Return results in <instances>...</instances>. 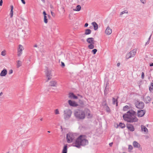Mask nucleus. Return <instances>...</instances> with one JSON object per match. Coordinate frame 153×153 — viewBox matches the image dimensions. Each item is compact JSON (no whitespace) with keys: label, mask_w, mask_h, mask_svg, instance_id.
<instances>
[{"label":"nucleus","mask_w":153,"mask_h":153,"mask_svg":"<svg viewBox=\"0 0 153 153\" xmlns=\"http://www.w3.org/2000/svg\"><path fill=\"white\" fill-rule=\"evenodd\" d=\"M136 113L133 110H130L128 111L123 115L124 120L130 123L138 122V119L136 117Z\"/></svg>","instance_id":"1"},{"label":"nucleus","mask_w":153,"mask_h":153,"mask_svg":"<svg viewBox=\"0 0 153 153\" xmlns=\"http://www.w3.org/2000/svg\"><path fill=\"white\" fill-rule=\"evenodd\" d=\"M88 141L86 139L85 135H81L76 139L75 143H73V146L79 148L81 146H84L87 145Z\"/></svg>","instance_id":"2"},{"label":"nucleus","mask_w":153,"mask_h":153,"mask_svg":"<svg viewBox=\"0 0 153 153\" xmlns=\"http://www.w3.org/2000/svg\"><path fill=\"white\" fill-rule=\"evenodd\" d=\"M74 115L76 118L78 120H83L85 118V112L82 110L77 109L74 111Z\"/></svg>","instance_id":"3"},{"label":"nucleus","mask_w":153,"mask_h":153,"mask_svg":"<svg viewBox=\"0 0 153 153\" xmlns=\"http://www.w3.org/2000/svg\"><path fill=\"white\" fill-rule=\"evenodd\" d=\"M76 135L75 134L72 133H69L66 135L67 142L68 143H71L76 137Z\"/></svg>","instance_id":"4"},{"label":"nucleus","mask_w":153,"mask_h":153,"mask_svg":"<svg viewBox=\"0 0 153 153\" xmlns=\"http://www.w3.org/2000/svg\"><path fill=\"white\" fill-rule=\"evenodd\" d=\"M64 118L65 120H68L71 117L72 112L69 109H66L63 111Z\"/></svg>","instance_id":"5"},{"label":"nucleus","mask_w":153,"mask_h":153,"mask_svg":"<svg viewBox=\"0 0 153 153\" xmlns=\"http://www.w3.org/2000/svg\"><path fill=\"white\" fill-rule=\"evenodd\" d=\"M136 50L134 49L131 51L129 53H128L126 56V58L127 59H128L130 58L133 57L136 54Z\"/></svg>","instance_id":"6"},{"label":"nucleus","mask_w":153,"mask_h":153,"mask_svg":"<svg viewBox=\"0 0 153 153\" xmlns=\"http://www.w3.org/2000/svg\"><path fill=\"white\" fill-rule=\"evenodd\" d=\"M135 105L136 107L140 109H142L144 107V104L143 102L137 101L135 102Z\"/></svg>","instance_id":"7"},{"label":"nucleus","mask_w":153,"mask_h":153,"mask_svg":"<svg viewBox=\"0 0 153 153\" xmlns=\"http://www.w3.org/2000/svg\"><path fill=\"white\" fill-rule=\"evenodd\" d=\"M126 127L128 129L131 131H134L135 129L133 126L130 123H127Z\"/></svg>","instance_id":"8"},{"label":"nucleus","mask_w":153,"mask_h":153,"mask_svg":"<svg viewBox=\"0 0 153 153\" xmlns=\"http://www.w3.org/2000/svg\"><path fill=\"white\" fill-rule=\"evenodd\" d=\"M146 113V111L144 110H138L137 111V116L138 117H141L143 116Z\"/></svg>","instance_id":"9"},{"label":"nucleus","mask_w":153,"mask_h":153,"mask_svg":"<svg viewBox=\"0 0 153 153\" xmlns=\"http://www.w3.org/2000/svg\"><path fill=\"white\" fill-rule=\"evenodd\" d=\"M24 49L22 45H19L18 49V56H20L22 54V51Z\"/></svg>","instance_id":"10"},{"label":"nucleus","mask_w":153,"mask_h":153,"mask_svg":"<svg viewBox=\"0 0 153 153\" xmlns=\"http://www.w3.org/2000/svg\"><path fill=\"white\" fill-rule=\"evenodd\" d=\"M143 101L146 104L149 103L151 100V98L149 96L147 97H143Z\"/></svg>","instance_id":"11"},{"label":"nucleus","mask_w":153,"mask_h":153,"mask_svg":"<svg viewBox=\"0 0 153 153\" xmlns=\"http://www.w3.org/2000/svg\"><path fill=\"white\" fill-rule=\"evenodd\" d=\"M68 103L70 106L73 107H76L78 105L75 102L72 101L71 100H68Z\"/></svg>","instance_id":"12"},{"label":"nucleus","mask_w":153,"mask_h":153,"mask_svg":"<svg viewBox=\"0 0 153 153\" xmlns=\"http://www.w3.org/2000/svg\"><path fill=\"white\" fill-rule=\"evenodd\" d=\"M112 32V30L109 26H108L105 30V33L107 35L111 34Z\"/></svg>","instance_id":"13"},{"label":"nucleus","mask_w":153,"mask_h":153,"mask_svg":"<svg viewBox=\"0 0 153 153\" xmlns=\"http://www.w3.org/2000/svg\"><path fill=\"white\" fill-rule=\"evenodd\" d=\"M84 111L85 112V115L88 116V118H90L92 117V116L90 114V111L89 109H85Z\"/></svg>","instance_id":"14"},{"label":"nucleus","mask_w":153,"mask_h":153,"mask_svg":"<svg viewBox=\"0 0 153 153\" xmlns=\"http://www.w3.org/2000/svg\"><path fill=\"white\" fill-rule=\"evenodd\" d=\"M68 97L71 99H78V97L75 95L73 93H70L68 94Z\"/></svg>","instance_id":"15"},{"label":"nucleus","mask_w":153,"mask_h":153,"mask_svg":"<svg viewBox=\"0 0 153 153\" xmlns=\"http://www.w3.org/2000/svg\"><path fill=\"white\" fill-rule=\"evenodd\" d=\"M7 70L6 69H4L2 70L0 73V76H4L7 74Z\"/></svg>","instance_id":"16"},{"label":"nucleus","mask_w":153,"mask_h":153,"mask_svg":"<svg viewBox=\"0 0 153 153\" xmlns=\"http://www.w3.org/2000/svg\"><path fill=\"white\" fill-rule=\"evenodd\" d=\"M86 41L89 44H94V38L92 37L87 38L86 39Z\"/></svg>","instance_id":"17"},{"label":"nucleus","mask_w":153,"mask_h":153,"mask_svg":"<svg viewBox=\"0 0 153 153\" xmlns=\"http://www.w3.org/2000/svg\"><path fill=\"white\" fill-rule=\"evenodd\" d=\"M141 128L142 131H144L146 134L148 132V129L144 126L141 125Z\"/></svg>","instance_id":"18"},{"label":"nucleus","mask_w":153,"mask_h":153,"mask_svg":"<svg viewBox=\"0 0 153 153\" xmlns=\"http://www.w3.org/2000/svg\"><path fill=\"white\" fill-rule=\"evenodd\" d=\"M46 75L48 77V80L47 81L48 82L49 80L50 79H51V76H52L51 74V72L49 71H47L45 73Z\"/></svg>","instance_id":"19"},{"label":"nucleus","mask_w":153,"mask_h":153,"mask_svg":"<svg viewBox=\"0 0 153 153\" xmlns=\"http://www.w3.org/2000/svg\"><path fill=\"white\" fill-rule=\"evenodd\" d=\"M92 25L94 27V30H97L98 28V25L95 22L92 23Z\"/></svg>","instance_id":"20"},{"label":"nucleus","mask_w":153,"mask_h":153,"mask_svg":"<svg viewBox=\"0 0 153 153\" xmlns=\"http://www.w3.org/2000/svg\"><path fill=\"white\" fill-rule=\"evenodd\" d=\"M50 83V85L51 86L56 87V86L57 82L56 81H51Z\"/></svg>","instance_id":"21"},{"label":"nucleus","mask_w":153,"mask_h":153,"mask_svg":"<svg viewBox=\"0 0 153 153\" xmlns=\"http://www.w3.org/2000/svg\"><path fill=\"white\" fill-rule=\"evenodd\" d=\"M133 146L135 148H139L140 146V144L138 143L137 142L134 141L133 143Z\"/></svg>","instance_id":"22"},{"label":"nucleus","mask_w":153,"mask_h":153,"mask_svg":"<svg viewBox=\"0 0 153 153\" xmlns=\"http://www.w3.org/2000/svg\"><path fill=\"white\" fill-rule=\"evenodd\" d=\"M91 30L89 29H86L85 30V34L86 35H89L91 33Z\"/></svg>","instance_id":"23"},{"label":"nucleus","mask_w":153,"mask_h":153,"mask_svg":"<svg viewBox=\"0 0 153 153\" xmlns=\"http://www.w3.org/2000/svg\"><path fill=\"white\" fill-rule=\"evenodd\" d=\"M10 8H11V10H10V17L12 18L13 17V5H11L10 6Z\"/></svg>","instance_id":"24"},{"label":"nucleus","mask_w":153,"mask_h":153,"mask_svg":"<svg viewBox=\"0 0 153 153\" xmlns=\"http://www.w3.org/2000/svg\"><path fill=\"white\" fill-rule=\"evenodd\" d=\"M67 145H65L63 148L62 151V153H67Z\"/></svg>","instance_id":"25"},{"label":"nucleus","mask_w":153,"mask_h":153,"mask_svg":"<svg viewBox=\"0 0 153 153\" xmlns=\"http://www.w3.org/2000/svg\"><path fill=\"white\" fill-rule=\"evenodd\" d=\"M112 102H113V104L114 105L116 104V106H118V102H117V99H115L114 98H112Z\"/></svg>","instance_id":"26"},{"label":"nucleus","mask_w":153,"mask_h":153,"mask_svg":"<svg viewBox=\"0 0 153 153\" xmlns=\"http://www.w3.org/2000/svg\"><path fill=\"white\" fill-rule=\"evenodd\" d=\"M81 8V7L80 5H78L76 6L75 9H74V10L76 11H79Z\"/></svg>","instance_id":"27"},{"label":"nucleus","mask_w":153,"mask_h":153,"mask_svg":"<svg viewBox=\"0 0 153 153\" xmlns=\"http://www.w3.org/2000/svg\"><path fill=\"white\" fill-rule=\"evenodd\" d=\"M121 128H124L125 127V125L124 123H120L119 124V126Z\"/></svg>","instance_id":"28"},{"label":"nucleus","mask_w":153,"mask_h":153,"mask_svg":"<svg viewBox=\"0 0 153 153\" xmlns=\"http://www.w3.org/2000/svg\"><path fill=\"white\" fill-rule=\"evenodd\" d=\"M129 108V106L128 105H126L123 107V110L124 111H127Z\"/></svg>","instance_id":"29"},{"label":"nucleus","mask_w":153,"mask_h":153,"mask_svg":"<svg viewBox=\"0 0 153 153\" xmlns=\"http://www.w3.org/2000/svg\"><path fill=\"white\" fill-rule=\"evenodd\" d=\"M22 62L21 61L18 60L17 61V68H18L22 65Z\"/></svg>","instance_id":"30"},{"label":"nucleus","mask_w":153,"mask_h":153,"mask_svg":"<svg viewBox=\"0 0 153 153\" xmlns=\"http://www.w3.org/2000/svg\"><path fill=\"white\" fill-rule=\"evenodd\" d=\"M94 44H90L89 45H88V48L90 49H93L94 48Z\"/></svg>","instance_id":"31"},{"label":"nucleus","mask_w":153,"mask_h":153,"mask_svg":"<svg viewBox=\"0 0 153 153\" xmlns=\"http://www.w3.org/2000/svg\"><path fill=\"white\" fill-rule=\"evenodd\" d=\"M79 103L82 106H84V102L82 100H79Z\"/></svg>","instance_id":"32"},{"label":"nucleus","mask_w":153,"mask_h":153,"mask_svg":"<svg viewBox=\"0 0 153 153\" xmlns=\"http://www.w3.org/2000/svg\"><path fill=\"white\" fill-rule=\"evenodd\" d=\"M105 109L106 111L108 113H109L110 112V109L108 106H106L105 107Z\"/></svg>","instance_id":"33"},{"label":"nucleus","mask_w":153,"mask_h":153,"mask_svg":"<svg viewBox=\"0 0 153 153\" xmlns=\"http://www.w3.org/2000/svg\"><path fill=\"white\" fill-rule=\"evenodd\" d=\"M108 88H105L104 90V94L105 95H106L108 94Z\"/></svg>","instance_id":"34"},{"label":"nucleus","mask_w":153,"mask_h":153,"mask_svg":"<svg viewBox=\"0 0 153 153\" xmlns=\"http://www.w3.org/2000/svg\"><path fill=\"white\" fill-rule=\"evenodd\" d=\"M44 22L46 24L48 23V19H47V16H44Z\"/></svg>","instance_id":"35"},{"label":"nucleus","mask_w":153,"mask_h":153,"mask_svg":"<svg viewBox=\"0 0 153 153\" xmlns=\"http://www.w3.org/2000/svg\"><path fill=\"white\" fill-rule=\"evenodd\" d=\"M153 89V83H151V86L149 87V90L150 91H151Z\"/></svg>","instance_id":"36"},{"label":"nucleus","mask_w":153,"mask_h":153,"mask_svg":"<svg viewBox=\"0 0 153 153\" xmlns=\"http://www.w3.org/2000/svg\"><path fill=\"white\" fill-rule=\"evenodd\" d=\"M128 13V11L126 10L123 11L121 13H120V16L122 15L124 13Z\"/></svg>","instance_id":"37"},{"label":"nucleus","mask_w":153,"mask_h":153,"mask_svg":"<svg viewBox=\"0 0 153 153\" xmlns=\"http://www.w3.org/2000/svg\"><path fill=\"white\" fill-rule=\"evenodd\" d=\"M55 113L56 114H59V111L58 109H56L55 110Z\"/></svg>","instance_id":"38"},{"label":"nucleus","mask_w":153,"mask_h":153,"mask_svg":"<svg viewBox=\"0 0 153 153\" xmlns=\"http://www.w3.org/2000/svg\"><path fill=\"white\" fill-rule=\"evenodd\" d=\"M128 149L129 150L131 151L133 149V147L131 145H128Z\"/></svg>","instance_id":"39"},{"label":"nucleus","mask_w":153,"mask_h":153,"mask_svg":"<svg viewBox=\"0 0 153 153\" xmlns=\"http://www.w3.org/2000/svg\"><path fill=\"white\" fill-rule=\"evenodd\" d=\"M97 49H94L92 50V52L94 54H95L97 52Z\"/></svg>","instance_id":"40"},{"label":"nucleus","mask_w":153,"mask_h":153,"mask_svg":"<svg viewBox=\"0 0 153 153\" xmlns=\"http://www.w3.org/2000/svg\"><path fill=\"white\" fill-rule=\"evenodd\" d=\"M1 55L3 56H5L6 55V53L5 51H3L1 52Z\"/></svg>","instance_id":"41"},{"label":"nucleus","mask_w":153,"mask_h":153,"mask_svg":"<svg viewBox=\"0 0 153 153\" xmlns=\"http://www.w3.org/2000/svg\"><path fill=\"white\" fill-rule=\"evenodd\" d=\"M141 2L143 4H145L146 2V0H140Z\"/></svg>","instance_id":"42"},{"label":"nucleus","mask_w":153,"mask_h":153,"mask_svg":"<svg viewBox=\"0 0 153 153\" xmlns=\"http://www.w3.org/2000/svg\"><path fill=\"white\" fill-rule=\"evenodd\" d=\"M144 77V74L143 72H142L141 74V77L142 79H143Z\"/></svg>","instance_id":"43"},{"label":"nucleus","mask_w":153,"mask_h":153,"mask_svg":"<svg viewBox=\"0 0 153 153\" xmlns=\"http://www.w3.org/2000/svg\"><path fill=\"white\" fill-rule=\"evenodd\" d=\"M3 4V0H1L0 1V6H1Z\"/></svg>","instance_id":"44"},{"label":"nucleus","mask_w":153,"mask_h":153,"mask_svg":"<svg viewBox=\"0 0 153 153\" xmlns=\"http://www.w3.org/2000/svg\"><path fill=\"white\" fill-rule=\"evenodd\" d=\"M43 14L44 15V16H47V14L46 13V12L45 11H44L43 12Z\"/></svg>","instance_id":"45"},{"label":"nucleus","mask_w":153,"mask_h":153,"mask_svg":"<svg viewBox=\"0 0 153 153\" xmlns=\"http://www.w3.org/2000/svg\"><path fill=\"white\" fill-rule=\"evenodd\" d=\"M51 13L52 16H53L54 17L55 16V14H54V13L52 11H51Z\"/></svg>","instance_id":"46"},{"label":"nucleus","mask_w":153,"mask_h":153,"mask_svg":"<svg viewBox=\"0 0 153 153\" xmlns=\"http://www.w3.org/2000/svg\"><path fill=\"white\" fill-rule=\"evenodd\" d=\"M13 72V70H10V71H9V74H11Z\"/></svg>","instance_id":"47"},{"label":"nucleus","mask_w":153,"mask_h":153,"mask_svg":"<svg viewBox=\"0 0 153 153\" xmlns=\"http://www.w3.org/2000/svg\"><path fill=\"white\" fill-rule=\"evenodd\" d=\"M40 51L42 52V53H45V50L44 49H42V50H40Z\"/></svg>","instance_id":"48"},{"label":"nucleus","mask_w":153,"mask_h":153,"mask_svg":"<svg viewBox=\"0 0 153 153\" xmlns=\"http://www.w3.org/2000/svg\"><path fill=\"white\" fill-rule=\"evenodd\" d=\"M22 2L24 4H25V2L24 0H21Z\"/></svg>","instance_id":"49"},{"label":"nucleus","mask_w":153,"mask_h":153,"mask_svg":"<svg viewBox=\"0 0 153 153\" xmlns=\"http://www.w3.org/2000/svg\"><path fill=\"white\" fill-rule=\"evenodd\" d=\"M108 84V83L107 82L106 83L105 88H109Z\"/></svg>","instance_id":"50"},{"label":"nucleus","mask_w":153,"mask_h":153,"mask_svg":"<svg viewBox=\"0 0 153 153\" xmlns=\"http://www.w3.org/2000/svg\"><path fill=\"white\" fill-rule=\"evenodd\" d=\"M88 25V23H86L85 25V27H87Z\"/></svg>","instance_id":"51"},{"label":"nucleus","mask_w":153,"mask_h":153,"mask_svg":"<svg viewBox=\"0 0 153 153\" xmlns=\"http://www.w3.org/2000/svg\"><path fill=\"white\" fill-rule=\"evenodd\" d=\"M149 42L150 41H148L147 42H146L145 45H147L149 43Z\"/></svg>","instance_id":"52"},{"label":"nucleus","mask_w":153,"mask_h":153,"mask_svg":"<svg viewBox=\"0 0 153 153\" xmlns=\"http://www.w3.org/2000/svg\"><path fill=\"white\" fill-rule=\"evenodd\" d=\"M120 63H118L117 64V67H119L120 66Z\"/></svg>","instance_id":"53"},{"label":"nucleus","mask_w":153,"mask_h":153,"mask_svg":"<svg viewBox=\"0 0 153 153\" xmlns=\"http://www.w3.org/2000/svg\"><path fill=\"white\" fill-rule=\"evenodd\" d=\"M62 65L63 66H65V64L63 62H62Z\"/></svg>","instance_id":"54"},{"label":"nucleus","mask_w":153,"mask_h":153,"mask_svg":"<svg viewBox=\"0 0 153 153\" xmlns=\"http://www.w3.org/2000/svg\"><path fill=\"white\" fill-rule=\"evenodd\" d=\"M78 96L79 97L81 98H82V95H80L79 94H78Z\"/></svg>","instance_id":"55"},{"label":"nucleus","mask_w":153,"mask_h":153,"mask_svg":"<svg viewBox=\"0 0 153 153\" xmlns=\"http://www.w3.org/2000/svg\"><path fill=\"white\" fill-rule=\"evenodd\" d=\"M151 35L149 36V39H148V40L149 41H150V39H151Z\"/></svg>","instance_id":"56"},{"label":"nucleus","mask_w":153,"mask_h":153,"mask_svg":"<svg viewBox=\"0 0 153 153\" xmlns=\"http://www.w3.org/2000/svg\"><path fill=\"white\" fill-rule=\"evenodd\" d=\"M112 144H113V143H109V145L110 146H112Z\"/></svg>","instance_id":"57"},{"label":"nucleus","mask_w":153,"mask_h":153,"mask_svg":"<svg viewBox=\"0 0 153 153\" xmlns=\"http://www.w3.org/2000/svg\"><path fill=\"white\" fill-rule=\"evenodd\" d=\"M150 66H153V63L150 64Z\"/></svg>","instance_id":"58"},{"label":"nucleus","mask_w":153,"mask_h":153,"mask_svg":"<svg viewBox=\"0 0 153 153\" xmlns=\"http://www.w3.org/2000/svg\"><path fill=\"white\" fill-rule=\"evenodd\" d=\"M34 47H37V45L36 44L34 45Z\"/></svg>","instance_id":"59"},{"label":"nucleus","mask_w":153,"mask_h":153,"mask_svg":"<svg viewBox=\"0 0 153 153\" xmlns=\"http://www.w3.org/2000/svg\"><path fill=\"white\" fill-rule=\"evenodd\" d=\"M61 131H62L63 130V129L62 128V126H61Z\"/></svg>","instance_id":"60"},{"label":"nucleus","mask_w":153,"mask_h":153,"mask_svg":"<svg viewBox=\"0 0 153 153\" xmlns=\"http://www.w3.org/2000/svg\"><path fill=\"white\" fill-rule=\"evenodd\" d=\"M50 7H51V8H53V6H52V5H50Z\"/></svg>","instance_id":"61"},{"label":"nucleus","mask_w":153,"mask_h":153,"mask_svg":"<svg viewBox=\"0 0 153 153\" xmlns=\"http://www.w3.org/2000/svg\"><path fill=\"white\" fill-rule=\"evenodd\" d=\"M3 94V93L2 92H1L0 93V96H1Z\"/></svg>","instance_id":"62"},{"label":"nucleus","mask_w":153,"mask_h":153,"mask_svg":"<svg viewBox=\"0 0 153 153\" xmlns=\"http://www.w3.org/2000/svg\"><path fill=\"white\" fill-rule=\"evenodd\" d=\"M40 120L41 121H42L43 120V118H41Z\"/></svg>","instance_id":"63"},{"label":"nucleus","mask_w":153,"mask_h":153,"mask_svg":"<svg viewBox=\"0 0 153 153\" xmlns=\"http://www.w3.org/2000/svg\"><path fill=\"white\" fill-rule=\"evenodd\" d=\"M41 1L43 2H45V0H41Z\"/></svg>","instance_id":"64"}]
</instances>
